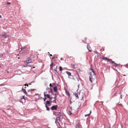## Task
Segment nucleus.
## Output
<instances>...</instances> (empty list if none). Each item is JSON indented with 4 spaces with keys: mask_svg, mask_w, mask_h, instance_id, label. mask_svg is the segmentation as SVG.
I'll use <instances>...</instances> for the list:
<instances>
[{
    "mask_svg": "<svg viewBox=\"0 0 128 128\" xmlns=\"http://www.w3.org/2000/svg\"><path fill=\"white\" fill-rule=\"evenodd\" d=\"M25 48V47H24L23 48L22 47L21 49L22 50V49H24Z\"/></svg>",
    "mask_w": 128,
    "mask_h": 128,
    "instance_id": "nucleus-28",
    "label": "nucleus"
},
{
    "mask_svg": "<svg viewBox=\"0 0 128 128\" xmlns=\"http://www.w3.org/2000/svg\"><path fill=\"white\" fill-rule=\"evenodd\" d=\"M44 95L45 96H46L47 98H50V96L49 94H47L46 95L45 93H44Z\"/></svg>",
    "mask_w": 128,
    "mask_h": 128,
    "instance_id": "nucleus-13",
    "label": "nucleus"
},
{
    "mask_svg": "<svg viewBox=\"0 0 128 128\" xmlns=\"http://www.w3.org/2000/svg\"><path fill=\"white\" fill-rule=\"evenodd\" d=\"M120 98L122 99V96L121 95H120Z\"/></svg>",
    "mask_w": 128,
    "mask_h": 128,
    "instance_id": "nucleus-31",
    "label": "nucleus"
},
{
    "mask_svg": "<svg viewBox=\"0 0 128 128\" xmlns=\"http://www.w3.org/2000/svg\"><path fill=\"white\" fill-rule=\"evenodd\" d=\"M123 76H126V75H125V74H124V75H123Z\"/></svg>",
    "mask_w": 128,
    "mask_h": 128,
    "instance_id": "nucleus-36",
    "label": "nucleus"
},
{
    "mask_svg": "<svg viewBox=\"0 0 128 128\" xmlns=\"http://www.w3.org/2000/svg\"><path fill=\"white\" fill-rule=\"evenodd\" d=\"M66 73L69 76H71V74L70 72H68V71H66Z\"/></svg>",
    "mask_w": 128,
    "mask_h": 128,
    "instance_id": "nucleus-16",
    "label": "nucleus"
},
{
    "mask_svg": "<svg viewBox=\"0 0 128 128\" xmlns=\"http://www.w3.org/2000/svg\"><path fill=\"white\" fill-rule=\"evenodd\" d=\"M32 60L31 59H29L26 60V61H23L22 62H26L27 64H28L31 63L32 62Z\"/></svg>",
    "mask_w": 128,
    "mask_h": 128,
    "instance_id": "nucleus-3",
    "label": "nucleus"
},
{
    "mask_svg": "<svg viewBox=\"0 0 128 128\" xmlns=\"http://www.w3.org/2000/svg\"><path fill=\"white\" fill-rule=\"evenodd\" d=\"M81 126L80 124H77L76 125V128H80Z\"/></svg>",
    "mask_w": 128,
    "mask_h": 128,
    "instance_id": "nucleus-9",
    "label": "nucleus"
},
{
    "mask_svg": "<svg viewBox=\"0 0 128 128\" xmlns=\"http://www.w3.org/2000/svg\"><path fill=\"white\" fill-rule=\"evenodd\" d=\"M68 114L69 115H71L72 114V112H71L70 111H69L68 112Z\"/></svg>",
    "mask_w": 128,
    "mask_h": 128,
    "instance_id": "nucleus-24",
    "label": "nucleus"
},
{
    "mask_svg": "<svg viewBox=\"0 0 128 128\" xmlns=\"http://www.w3.org/2000/svg\"><path fill=\"white\" fill-rule=\"evenodd\" d=\"M50 92L51 93H52L53 92L52 89V88H50Z\"/></svg>",
    "mask_w": 128,
    "mask_h": 128,
    "instance_id": "nucleus-25",
    "label": "nucleus"
},
{
    "mask_svg": "<svg viewBox=\"0 0 128 128\" xmlns=\"http://www.w3.org/2000/svg\"><path fill=\"white\" fill-rule=\"evenodd\" d=\"M8 36V35L6 34H0V37H3L5 38H6Z\"/></svg>",
    "mask_w": 128,
    "mask_h": 128,
    "instance_id": "nucleus-6",
    "label": "nucleus"
},
{
    "mask_svg": "<svg viewBox=\"0 0 128 128\" xmlns=\"http://www.w3.org/2000/svg\"><path fill=\"white\" fill-rule=\"evenodd\" d=\"M78 98H79V99H81L82 98L83 96L82 95V94L81 93H78Z\"/></svg>",
    "mask_w": 128,
    "mask_h": 128,
    "instance_id": "nucleus-5",
    "label": "nucleus"
},
{
    "mask_svg": "<svg viewBox=\"0 0 128 128\" xmlns=\"http://www.w3.org/2000/svg\"><path fill=\"white\" fill-rule=\"evenodd\" d=\"M90 78H89V80H90V81L91 82H92V79H93V78H92V76L91 75V72H90Z\"/></svg>",
    "mask_w": 128,
    "mask_h": 128,
    "instance_id": "nucleus-8",
    "label": "nucleus"
},
{
    "mask_svg": "<svg viewBox=\"0 0 128 128\" xmlns=\"http://www.w3.org/2000/svg\"><path fill=\"white\" fill-rule=\"evenodd\" d=\"M65 93H66V94L68 95V96L69 97H70V94L69 92L68 91H67L66 89H65Z\"/></svg>",
    "mask_w": 128,
    "mask_h": 128,
    "instance_id": "nucleus-7",
    "label": "nucleus"
},
{
    "mask_svg": "<svg viewBox=\"0 0 128 128\" xmlns=\"http://www.w3.org/2000/svg\"><path fill=\"white\" fill-rule=\"evenodd\" d=\"M2 18V16H1L0 15V18Z\"/></svg>",
    "mask_w": 128,
    "mask_h": 128,
    "instance_id": "nucleus-34",
    "label": "nucleus"
},
{
    "mask_svg": "<svg viewBox=\"0 0 128 128\" xmlns=\"http://www.w3.org/2000/svg\"><path fill=\"white\" fill-rule=\"evenodd\" d=\"M7 4H8L10 5L11 4V2H7Z\"/></svg>",
    "mask_w": 128,
    "mask_h": 128,
    "instance_id": "nucleus-26",
    "label": "nucleus"
},
{
    "mask_svg": "<svg viewBox=\"0 0 128 128\" xmlns=\"http://www.w3.org/2000/svg\"><path fill=\"white\" fill-rule=\"evenodd\" d=\"M54 91L56 92H57V87L56 86H55L54 87Z\"/></svg>",
    "mask_w": 128,
    "mask_h": 128,
    "instance_id": "nucleus-12",
    "label": "nucleus"
},
{
    "mask_svg": "<svg viewBox=\"0 0 128 128\" xmlns=\"http://www.w3.org/2000/svg\"><path fill=\"white\" fill-rule=\"evenodd\" d=\"M24 86H28V84H24Z\"/></svg>",
    "mask_w": 128,
    "mask_h": 128,
    "instance_id": "nucleus-29",
    "label": "nucleus"
},
{
    "mask_svg": "<svg viewBox=\"0 0 128 128\" xmlns=\"http://www.w3.org/2000/svg\"><path fill=\"white\" fill-rule=\"evenodd\" d=\"M35 68V67H33L32 68H32Z\"/></svg>",
    "mask_w": 128,
    "mask_h": 128,
    "instance_id": "nucleus-35",
    "label": "nucleus"
},
{
    "mask_svg": "<svg viewBox=\"0 0 128 128\" xmlns=\"http://www.w3.org/2000/svg\"><path fill=\"white\" fill-rule=\"evenodd\" d=\"M91 113V111L90 110V114H86L85 115V116L86 117V116H89L90 115V114Z\"/></svg>",
    "mask_w": 128,
    "mask_h": 128,
    "instance_id": "nucleus-19",
    "label": "nucleus"
},
{
    "mask_svg": "<svg viewBox=\"0 0 128 128\" xmlns=\"http://www.w3.org/2000/svg\"><path fill=\"white\" fill-rule=\"evenodd\" d=\"M108 61L110 62V63L112 64H114V66H115V67H116L117 66H119V65L118 64H116V63H115L114 61L108 58Z\"/></svg>",
    "mask_w": 128,
    "mask_h": 128,
    "instance_id": "nucleus-1",
    "label": "nucleus"
},
{
    "mask_svg": "<svg viewBox=\"0 0 128 128\" xmlns=\"http://www.w3.org/2000/svg\"><path fill=\"white\" fill-rule=\"evenodd\" d=\"M54 70L56 71V70Z\"/></svg>",
    "mask_w": 128,
    "mask_h": 128,
    "instance_id": "nucleus-39",
    "label": "nucleus"
},
{
    "mask_svg": "<svg viewBox=\"0 0 128 128\" xmlns=\"http://www.w3.org/2000/svg\"><path fill=\"white\" fill-rule=\"evenodd\" d=\"M53 58H53H53H52V59Z\"/></svg>",
    "mask_w": 128,
    "mask_h": 128,
    "instance_id": "nucleus-40",
    "label": "nucleus"
},
{
    "mask_svg": "<svg viewBox=\"0 0 128 128\" xmlns=\"http://www.w3.org/2000/svg\"><path fill=\"white\" fill-rule=\"evenodd\" d=\"M58 114H59L60 115V116H59V120H60V118H61L62 117H62L63 116L62 115H60V112H58Z\"/></svg>",
    "mask_w": 128,
    "mask_h": 128,
    "instance_id": "nucleus-15",
    "label": "nucleus"
},
{
    "mask_svg": "<svg viewBox=\"0 0 128 128\" xmlns=\"http://www.w3.org/2000/svg\"><path fill=\"white\" fill-rule=\"evenodd\" d=\"M91 70L92 71V72H93V74H94V75L95 76V73L94 70H93V69H92V70Z\"/></svg>",
    "mask_w": 128,
    "mask_h": 128,
    "instance_id": "nucleus-22",
    "label": "nucleus"
},
{
    "mask_svg": "<svg viewBox=\"0 0 128 128\" xmlns=\"http://www.w3.org/2000/svg\"><path fill=\"white\" fill-rule=\"evenodd\" d=\"M22 91L24 92L25 94H27V92L26 91V90L25 89H22Z\"/></svg>",
    "mask_w": 128,
    "mask_h": 128,
    "instance_id": "nucleus-14",
    "label": "nucleus"
},
{
    "mask_svg": "<svg viewBox=\"0 0 128 128\" xmlns=\"http://www.w3.org/2000/svg\"><path fill=\"white\" fill-rule=\"evenodd\" d=\"M48 54H49V52H48Z\"/></svg>",
    "mask_w": 128,
    "mask_h": 128,
    "instance_id": "nucleus-38",
    "label": "nucleus"
},
{
    "mask_svg": "<svg viewBox=\"0 0 128 128\" xmlns=\"http://www.w3.org/2000/svg\"><path fill=\"white\" fill-rule=\"evenodd\" d=\"M58 106L56 105V106H52L51 108V109L52 110H56Z\"/></svg>",
    "mask_w": 128,
    "mask_h": 128,
    "instance_id": "nucleus-2",
    "label": "nucleus"
},
{
    "mask_svg": "<svg viewBox=\"0 0 128 128\" xmlns=\"http://www.w3.org/2000/svg\"><path fill=\"white\" fill-rule=\"evenodd\" d=\"M74 94L75 96L76 99H79L78 98V93H74Z\"/></svg>",
    "mask_w": 128,
    "mask_h": 128,
    "instance_id": "nucleus-10",
    "label": "nucleus"
},
{
    "mask_svg": "<svg viewBox=\"0 0 128 128\" xmlns=\"http://www.w3.org/2000/svg\"><path fill=\"white\" fill-rule=\"evenodd\" d=\"M50 101L47 100L46 102V105L47 104L49 105L50 104Z\"/></svg>",
    "mask_w": 128,
    "mask_h": 128,
    "instance_id": "nucleus-17",
    "label": "nucleus"
},
{
    "mask_svg": "<svg viewBox=\"0 0 128 128\" xmlns=\"http://www.w3.org/2000/svg\"><path fill=\"white\" fill-rule=\"evenodd\" d=\"M102 59H105V60H108V58H107L106 57H105L102 58Z\"/></svg>",
    "mask_w": 128,
    "mask_h": 128,
    "instance_id": "nucleus-20",
    "label": "nucleus"
},
{
    "mask_svg": "<svg viewBox=\"0 0 128 128\" xmlns=\"http://www.w3.org/2000/svg\"><path fill=\"white\" fill-rule=\"evenodd\" d=\"M60 70V71H62V67L60 66L59 67Z\"/></svg>",
    "mask_w": 128,
    "mask_h": 128,
    "instance_id": "nucleus-21",
    "label": "nucleus"
},
{
    "mask_svg": "<svg viewBox=\"0 0 128 128\" xmlns=\"http://www.w3.org/2000/svg\"><path fill=\"white\" fill-rule=\"evenodd\" d=\"M46 98H45L44 100V101H45V100L46 99Z\"/></svg>",
    "mask_w": 128,
    "mask_h": 128,
    "instance_id": "nucleus-32",
    "label": "nucleus"
},
{
    "mask_svg": "<svg viewBox=\"0 0 128 128\" xmlns=\"http://www.w3.org/2000/svg\"><path fill=\"white\" fill-rule=\"evenodd\" d=\"M72 103V102H71L70 101V103Z\"/></svg>",
    "mask_w": 128,
    "mask_h": 128,
    "instance_id": "nucleus-37",
    "label": "nucleus"
},
{
    "mask_svg": "<svg viewBox=\"0 0 128 128\" xmlns=\"http://www.w3.org/2000/svg\"><path fill=\"white\" fill-rule=\"evenodd\" d=\"M35 89H31L30 90H29L28 91H34L35 90Z\"/></svg>",
    "mask_w": 128,
    "mask_h": 128,
    "instance_id": "nucleus-23",
    "label": "nucleus"
},
{
    "mask_svg": "<svg viewBox=\"0 0 128 128\" xmlns=\"http://www.w3.org/2000/svg\"><path fill=\"white\" fill-rule=\"evenodd\" d=\"M50 87H52V86L51 85V84H50Z\"/></svg>",
    "mask_w": 128,
    "mask_h": 128,
    "instance_id": "nucleus-30",
    "label": "nucleus"
},
{
    "mask_svg": "<svg viewBox=\"0 0 128 128\" xmlns=\"http://www.w3.org/2000/svg\"><path fill=\"white\" fill-rule=\"evenodd\" d=\"M24 96H22V97L21 98V99H24Z\"/></svg>",
    "mask_w": 128,
    "mask_h": 128,
    "instance_id": "nucleus-27",
    "label": "nucleus"
},
{
    "mask_svg": "<svg viewBox=\"0 0 128 128\" xmlns=\"http://www.w3.org/2000/svg\"><path fill=\"white\" fill-rule=\"evenodd\" d=\"M50 56H52V54H50Z\"/></svg>",
    "mask_w": 128,
    "mask_h": 128,
    "instance_id": "nucleus-33",
    "label": "nucleus"
},
{
    "mask_svg": "<svg viewBox=\"0 0 128 128\" xmlns=\"http://www.w3.org/2000/svg\"><path fill=\"white\" fill-rule=\"evenodd\" d=\"M54 65V63L53 62H51V64L50 65V69L52 70L53 66Z\"/></svg>",
    "mask_w": 128,
    "mask_h": 128,
    "instance_id": "nucleus-11",
    "label": "nucleus"
},
{
    "mask_svg": "<svg viewBox=\"0 0 128 128\" xmlns=\"http://www.w3.org/2000/svg\"><path fill=\"white\" fill-rule=\"evenodd\" d=\"M87 48L88 50L90 52H91L92 51V50H91V48L90 46L88 44H87Z\"/></svg>",
    "mask_w": 128,
    "mask_h": 128,
    "instance_id": "nucleus-4",
    "label": "nucleus"
},
{
    "mask_svg": "<svg viewBox=\"0 0 128 128\" xmlns=\"http://www.w3.org/2000/svg\"><path fill=\"white\" fill-rule=\"evenodd\" d=\"M45 106L46 108V110L48 111H49L50 110V108L48 107L47 105L46 104H45Z\"/></svg>",
    "mask_w": 128,
    "mask_h": 128,
    "instance_id": "nucleus-18",
    "label": "nucleus"
}]
</instances>
